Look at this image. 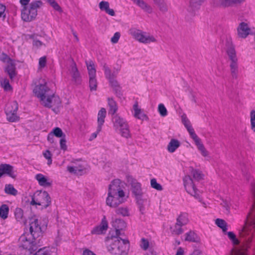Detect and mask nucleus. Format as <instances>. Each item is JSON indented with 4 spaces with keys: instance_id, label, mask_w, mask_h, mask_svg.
<instances>
[{
    "instance_id": "f257e3e1",
    "label": "nucleus",
    "mask_w": 255,
    "mask_h": 255,
    "mask_svg": "<svg viewBox=\"0 0 255 255\" xmlns=\"http://www.w3.org/2000/svg\"><path fill=\"white\" fill-rule=\"evenodd\" d=\"M121 184L119 179H115L109 185L108 197L106 199L107 205L116 208L125 202V193Z\"/></svg>"
},
{
    "instance_id": "f03ea898",
    "label": "nucleus",
    "mask_w": 255,
    "mask_h": 255,
    "mask_svg": "<svg viewBox=\"0 0 255 255\" xmlns=\"http://www.w3.org/2000/svg\"><path fill=\"white\" fill-rule=\"evenodd\" d=\"M111 240L112 242L108 247V251L113 255H123L125 254L128 247V241L118 236H112Z\"/></svg>"
},
{
    "instance_id": "7ed1b4c3",
    "label": "nucleus",
    "mask_w": 255,
    "mask_h": 255,
    "mask_svg": "<svg viewBox=\"0 0 255 255\" xmlns=\"http://www.w3.org/2000/svg\"><path fill=\"white\" fill-rule=\"evenodd\" d=\"M42 2L40 0L32 1L28 5L22 6L21 11L22 19L26 22L34 20L37 15V9L42 5Z\"/></svg>"
},
{
    "instance_id": "20e7f679",
    "label": "nucleus",
    "mask_w": 255,
    "mask_h": 255,
    "mask_svg": "<svg viewBox=\"0 0 255 255\" xmlns=\"http://www.w3.org/2000/svg\"><path fill=\"white\" fill-rule=\"evenodd\" d=\"M114 127L122 136L128 138L131 136L127 122L118 115L112 118Z\"/></svg>"
},
{
    "instance_id": "39448f33",
    "label": "nucleus",
    "mask_w": 255,
    "mask_h": 255,
    "mask_svg": "<svg viewBox=\"0 0 255 255\" xmlns=\"http://www.w3.org/2000/svg\"><path fill=\"white\" fill-rule=\"evenodd\" d=\"M227 53L230 61L231 74L233 79H237L239 73L238 59L237 57L235 47L230 45L227 49Z\"/></svg>"
},
{
    "instance_id": "423d86ee",
    "label": "nucleus",
    "mask_w": 255,
    "mask_h": 255,
    "mask_svg": "<svg viewBox=\"0 0 255 255\" xmlns=\"http://www.w3.org/2000/svg\"><path fill=\"white\" fill-rule=\"evenodd\" d=\"M51 203V199L47 192L37 191L32 197L30 204L32 205L41 206L44 208H47Z\"/></svg>"
},
{
    "instance_id": "0eeeda50",
    "label": "nucleus",
    "mask_w": 255,
    "mask_h": 255,
    "mask_svg": "<svg viewBox=\"0 0 255 255\" xmlns=\"http://www.w3.org/2000/svg\"><path fill=\"white\" fill-rule=\"evenodd\" d=\"M18 246L20 248L28 251L30 254L38 250L35 241L30 239V235L28 233H24L19 237Z\"/></svg>"
},
{
    "instance_id": "6e6552de",
    "label": "nucleus",
    "mask_w": 255,
    "mask_h": 255,
    "mask_svg": "<svg viewBox=\"0 0 255 255\" xmlns=\"http://www.w3.org/2000/svg\"><path fill=\"white\" fill-rule=\"evenodd\" d=\"M131 34L136 40L143 44L154 43L157 41L154 36L139 29L131 30Z\"/></svg>"
},
{
    "instance_id": "1a4fd4ad",
    "label": "nucleus",
    "mask_w": 255,
    "mask_h": 255,
    "mask_svg": "<svg viewBox=\"0 0 255 255\" xmlns=\"http://www.w3.org/2000/svg\"><path fill=\"white\" fill-rule=\"evenodd\" d=\"M41 104L45 107L51 108L54 112H57L59 107L61 106V102L59 97L55 95L53 92L52 94L41 101Z\"/></svg>"
},
{
    "instance_id": "9d476101",
    "label": "nucleus",
    "mask_w": 255,
    "mask_h": 255,
    "mask_svg": "<svg viewBox=\"0 0 255 255\" xmlns=\"http://www.w3.org/2000/svg\"><path fill=\"white\" fill-rule=\"evenodd\" d=\"M51 91L47 86L46 83L39 84L35 87L33 92L35 96L40 99V101L52 94Z\"/></svg>"
},
{
    "instance_id": "9b49d317",
    "label": "nucleus",
    "mask_w": 255,
    "mask_h": 255,
    "mask_svg": "<svg viewBox=\"0 0 255 255\" xmlns=\"http://www.w3.org/2000/svg\"><path fill=\"white\" fill-rule=\"evenodd\" d=\"M183 182L186 191L196 199H199L198 190L196 188L192 179L189 175H186L183 178Z\"/></svg>"
},
{
    "instance_id": "f8f14e48",
    "label": "nucleus",
    "mask_w": 255,
    "mask_h": 255,
    "mask_svg": "<svg viewBox=\"0 0 255 255\" xmlns=\"http://www.w3.org/2000/svg\"><path fill=\"white\" fill-rule=\"evenodd\" d=\"M245 0H212L211 2L212 5L214 7L227 8L233 7L237 4H240Z\"/></svg>"
},
{
    "instance_id": "ddd939ff",
    "label": "nucleus",
    "mask_w": 255,
    "mask_h": 255,
    "mask_svg": "<svg viewBox=\"0 0 255 255\" xmlns=\"http://www.w3.org/2000/svg\"><path fill=\"white\" fill-rule=\"evenodd\" d=\"M127 182L130 185L131 191L134 197L142 195L141 184L132 176H127Z\"/></svg>"
},
{
    "instance_id": "4468645a",
    "label": "nucleus",
    "mask_w": 255,
    "mask_h": 255,
    "mask_svg": "<svg viewBox=\"0 0 255 255\" xmlns=\"http://www.w3.org/2000/svg\"><path fill=\"white\" fill-rule=\"evenodd\" d=\"M237 36L239 38L245 39L252 34L251 29L248 23L241 22L239 23L237 28Z\"/></svg>"
},
{
    "instance_id": "2eb2a0df",
    "label": "nucleus",
    "mask_w": 255,
    "mask_h": 255,
    "mask_svg": "<svg viewBox=\"0 0 255 255\" xmlns=\"http://www.w3.org/2000/svg\"><path fill=\"white\" fill-rule=\"evenodd\" d=\"M29 225L30 234L34 240L42 235V230L38 219H34Z\"/></svg>"
},
{
    "instance_id": "dca6fc26",
    "label": "nucleus",
    "mask_w": 255,
    "mask_h": 255,
    "mask_svg": "<svg viewBox=\"0 0 255 255\" xmlns=\"http://www.w3.org/2000/svg\"><path fill=\"white\" fill-rule=\"evenodd\" d=\"M71 64L69 69V73L72 78V80L79 84L81 82V77L78 69L76 64L73 59H71Z\"/></svg>"
},
{
    "instance_id": "f3484780",
    "label": "nucleus",
    "mask_w": 255,
    "mask_h": 255,
    "mask_svg": "<svg viewBox=\"0 0 255 255\" xmlns=\"http://www.w3.org/2000/svg\"><path fill=\"white\" fill-rule=\"evenodd\" d=\"M4 174H7L12 178L16 177L12 166L7 164L0 165V178Z\"/></svg>"
},
{
    "instance_id": "a211bd4d",
    "label": "nucleus",
    "mask_w": 255,
    "mask_h": 255,
    "mask_svg": "<svg viewBox=\"0 0 255 255\" xmlns=\"http://www.w3.org/2000/svg\"><path fill=\"white\" fill-rule=\"evenodd\" d=\"M112 226L116 229V235L119 237L121 235V230H122L126 227L125 222L120 219H116L112 222Z\"/></svg>"
},
{
    "instance_id": "6ab92c4d",
    "label": "nucleus",
    "mask_w": 255,
    "mask_h": 255,
    "mask_svg": "<svg viewBox=\"0 0 255 255\" xmlns=\"http://www.w3.org/2000/svg\"><path fill=\"white\" fill-rule=\"evenodd\" d=\"M108 222L105 218L102 220L99 226L95 227L91 231L92 234L100 235L104 233L108 229Z\"/></svg>"
},
{
    "instance_id": "aec40b11",
    "label": "nucleus",
    "mask_w": 255,
    "mask_h": 255,
    "mask_svg": "<svg viewBox=\"0 0 255 255\" xmlns=\"http://www.w3.org/2000/svg\"><path fill=\"white\" fill-rule=\"evenodd\" d=\"M5 71L9 76L10 80H13L17 75L15 64L14 61L10 62L7 64L5 68Z\"/></svg>"
},
{
    "instance_id": "412c9836",
    "label": "nucleus",
    "mask_w": 255,
    "mask_h": 255,
    "mask_svg": "<svg viewBox=\"0 0 255 255\" xmlns=\"http://www.w3.org/2000/svg\"><path fill=\"white\" fill-rule=\"evenodd\" d=\"M182 122L189 132L191 138H195V137L197 136V135L195 133L194 130L191 125L190 122L187 119L186 115H183L182 116Z\"/></svg>"
},
{
    "instance_id": "4be33fe9",
    "label": "nucleus",
    "mask_w": 255,
    "mask_h": 255,
    "mask_svg": "<svg viewBox=\"0 0 255 255\" xmlns=\"http://www.w3.org/2000/svg\"><path fill=\"white\" fill-rule=\"evenodd\" d=\"M107 112L104 108H102L99 111L98 114V130L101 131L102 126L105 123V119L106 118Z\"/></svg>"
},
{
    "instance_id": "5701e85b",
    "label": "nucleus",
    "mask_w": 255,
    "mask_h": 255,
    "mask_svg": "<svg viewBox=\"0 0 255 255\" xmlns=\"http://www.w3.org/2000/svg\"><path fill=\"white\" fill-rule=\"evenodd\" d=\"M100 9L102 11H105L107 13L111 16H115V12L113 9L110 8V3L107 1H102L99 4Z\"/></svg>"
},
{
    "instance_id": "b1692460",
    "label": "nucleus",
    "mask_w": 255,
    "mask_h": 255,
    "mask_svg": "<svg viewBox=\"0 0 255 255\" xmlns=\"http://www.w3.org/2000/svg\"><path fill=\"white\" fill-rule=\"evenodd\" d=\"M198 150L200 151L201 154L204 156L207 157L208 156V151L206 150L203 143L201 142V139L198 137V136L195 137V138H192Z\"/></svg>"
},
{
    "instance_id": "393cba45",
    "label": "nucleus",
    "mask_w": 255,
    "mask_h": 255,
    "mask_svg": "<svg viewBox=\"0 0 255 255\" xmlns=\"http://www.w3.org/2000/svg\"><path fill=\"white\" fill-rule=\"evenodd\" d=\"M35 179L38 182V184L43 187L50 186L52 184V181H49L47 178L42 174H37L35 176Z\"/></svg>"
},
{
    "instance_id": "a878e982",
    "label": "nucleus",
    "mask_w": 255,
    "mask_h": 255,
    "mask_svg": "<svg viewBox=\"0 0 255 255\" xmlns=\"http://www.w3.org/2000/svg\"><path fill=\"white\" fill-rule=\"evenodd\" d=\"M133 2L137 6L140 7L144 11L148 13H151L152 11V8L150 5L146 3L143 0H132Z\"/></svg>"
},
{
    "instance_id": "bb28decb",
    "label": "nucleus",
    "mask_w": 255,
    "mask_h": 255,
    "mask_svg": "<svg viewBox=\"0 0 255 255\" xmlns=\"http://www.w3.org/2000/svg\"><path fill=\"white\" fill-rule=\"evenodd\" d=\"M205 1L206 0H190L189 8L193 11L197 10Z\"/></svg>"
},
{
    "instance_id": "cd10ccee",
    "label": "nucleus",
    "mask_w": 255,
    "mask_h": 255,
    "mask_svg": "<svg viewBox=\"0 0 255 255\" xmlns=\"http://www.w3.org/2000/svg\"><path fill=\"white\" fill-rule=\"evenodd\" d=\"M134 110V116L137 119L143 120L146 118V115L141 112V109L138 108V103L136 102L133 106Z\"/></svg>"
},
{
    "instance_id": "c85d7f7f",
    "label": "nucleus",
    "mask_w": 255,
    "mask_h": 255,
    "mask_svg": "<svg viewBox=\"0 0 255 255\" xmlns=\"http://www.w3.org/2000/svg\"><path fill=\"white\" fill-rule=\"evenodd\" d=\"M180 144L179 141L175 139H171L167 145V150L169 152L172 153L178 148Z\"/></svg>"
},
{
    "instance_id": "c756f323",
    "label": "nucleus",
    "mask_w": 255,
    "mask_h": 255,
    "mask_svg": "<svg viewBox=\"0 0 255 255\" xmlns=\"http://www.w3.org/2000/svg\"><path fill=\"white\" fill-rule=\"evenodd\" d=\"M189 222L188 215L186 213H181L176 219V223L185 226Z\"/></svg>"
},
{
    "instance_id": "7c9ffc66",
    "label": "nucleus",
    "mask_w": 255,
    "mask_h": 255,
    "mask_svg": "<svg viewBox=\"0 0 255 255\" xmlns=\"http://www.w3.org/2000/svg\"><path fill=\"white\" fill-rule=\"evenodd\" d=\"M88 74L89 77L96 76V70L95 64L92 60L86 61Z\"/></svg>"
},
{
    "instance_id": "2f4dec72",
    "label": "nucleus",
    "mask_w": 255,
    "mask_h": 255,
    "mask_svg": "<svg viewBox=\"0 0 255 255\" xmlns=\"http://www.w3.org/2000/svg\"><path fill=\"white\" fill-rule=\"evenodd\" d=\"M103 68L104 71L105 77L108 80L111 78L116 77L117 73L115 72H112L111 69L106 63L103 64Z\"/></svg>"
},
{
    "instance_id": "473e14b6",
    "label": "nucleus",
    "mask_w": 255,
    "mask_h": 255,
    "mask_svg": "<svg viewBox=\"0 0 255 255\" xmlns=\"http://www.w3.org/2000/svg\"><path fill=\"white\" fill-rule=\"evenodd\" d=\"M14 216L17 221L25 223L23 210L20 208H16L14 211Z\"/></svg>"
},
{
    "instance_id": "72a5a7b5",
    "label": "nucleus",
    "mask_w": 255,
    "mask_h": 255,
    "mask_svg": "<svg viewBox=\"0 0 255 255\" xmlns=\"http://www.w3.org/2000/svg\"><path fill=\"white\" fill-rule=\"evenodd\" d=\"M108 105L110 107L109 113L114 115L118 110V106L116 102L112 98H108Z\"/></svg>"
},
{
    "instance_id": "f704fd0d",
    "label": "nucleus",
    "mask_w": 255,
    "mask_h": 255,
    "mask_svg": "<svg viewBox=\"0 0 255 255\" xmlns=\"http://www.w3.org/2000/svg\"><path fill=\"white\" fill-rule=\"evenodd\" d=\"M189 170L195 180L200 181L203 178L204 175L201 171L194 169L192 167H190Z\"/></svg>"
},
{
    "instance_id": "c9c22d12",
    "label": "nucleus",
    "mask_w": 255,
    "mask_h": 255,
    "mask_svg": "<svg viewBox=\"0 0 255 255\" xmlns=\"http://www.w3.org/2000/svg\"><path fill=\"white\" fill-rule=\"evenodd\" d=\"M154 3L157 5L159 10L165 13L168 11V7L164 0H153Z\"/></svg>"
},
{
    "instance_id": "e433bc0d",
    "label": "nucleus",
    "mask_w": 255,
    "mask_h": 255,
    "mask_svg": "<svg viewBox=\"0 0 255 255\" xmlns=\"http://www.w3.org/2000/svg\"><path fill=\"white\" fill-rule=\"evenodd\" d=\"M136 201V203L138 206L140 212L141 214H143L145 208L144 203L146 201V199L142 197V195L135 197Z\"/></svg>"
},
{
    "instance_id": "4c0bfd02",
    "label": "nucleus",
    "mask_w": 255,
    "mask_h": 255,
    "mask_svg": "<svg viewBox=\"0 0 255 255\" xmlns=\"http://www.w3.org/2000/svg\"><path fill=\"white\" fill-rule=\"evenodd\" d=\"M7 120L10 122H15L19 120V117L16 115V112H11L9 110H7V112H5Z\"/></svg>"
},
{
    "instance_id": "58836bf2",
    "label": "nucleus",
    "mask_w": 255,
    "mask_h": 255,
    "mask_svg": "<svg viewBox=\"0 0 255 255\" xmlns=\"http://www.w3.org/2000/svg\"><path fill=\"white\" fill-rule=\"evenodd\" d=\"M8 212L9 208L8 206L6 204L2 205L0 207V217L3 219H6Z\"/></svg>"
},
{
    "instance_id": "ea45409f",
    "label": "nucleus",
    "mask_w": 255,
    "mask_h": 255,
    "mask_svg": "<svg viewBox=\"0 0 255 255\" xmlns=\"http://www.w3.org/2000/svg\"><path fill=\"white\" fill-rule=\"evenodd\" d=\"M18 109V104L16 102L13 101L6 105L5 112H7V110H9L11 112H16Z\"/></svg>"
},
{
    "instance_id": "a19ab883",
    "label": "nucleus",
    "mask_w": 255,
    "mask_h": 255,
    "mask_svg": "<svg viewBox=\"0 0 255 255\" xmlns=\"http://www.w3.org/2000/svg\"><path fill=\"white\" fill-rule=\"evenodd\" d=\"M216 224L221 229L224 233L227 232L228 230L227 224L225 220L221 219H217L215 221Z\"/></svg>"
},
{
    "instance_id": "79ce46f5",
    "label": "nucleus",
    "mask_w": 255,
    "mask_h": 255,
    "mask_svg": "<svg viewBox=\"0 0 255 255\" xmlns=\"http://www.w3.org/2000/svg\"><path fill=\"white\" fill-rule=\"evenodd\" d=\"M183 226L176 223L172 229V233L176 235H179L182 234L184 231L182 228Z\"/></svg>"
},
{
    "instance_id": "37998d69",
    "label": "nucleus",
    "mask_w": 255,
    "mask_h": 255,
    "mask_svg": "<svg viewBox=\"0 0 255 255\" xmlns=\"http://www.w3.org/2000/svg\"><path fill=\"white\" fill-rule=\"evenodd\" d=\"M116 213L117 214L121 215L124 217L129 216L128 209L126 207H120L117 209L116 210Z\"/></svg>"
},
{
    "instance_id": "c03bdc74",
    "label": "nucleus",
    "mask_w": 255,
    "mask_h": 255,
    "mask_svg": "<svg viewBox=\"0 0 255 255\" xmlns=\"http://www.w3.org/2000/svg\"><path fill=\"white\" fill-rule=\"evenodd\" d=\"M4 191L6 193L14 196L16 195L17 193V190L11 184L6 185Z\"/></svg>"
},
{
    "instance_id": "a18cd8bd",
    "label": "nucleus",
    "mask_w": 255,
    "mask_h": 255,
    "mask_svg": "<svg viewBox=\"0 0 255 255\" xmlns=\"http://www.w3.org/2000/svg\"><path fill=\"white\" fill-rule=\"evenodd\" d=\"M89 86L91 91L96 90L97 81L96 79V76L89 77Z\"/></svg>"
},
{
    "instance_id": "49530a36",
    "label": "nucleus",
    "mask_w": 255,
    "mask_h": 255,
    "mask_svg": "<svg viewBox=\"0 0 255 255\" xmlns=\"http://www.w3.org/2000/svg\"><path fill=\"white\" fill-rule=\"evenodd\" d=\"M158 111L161 117H164L167 115V111L163 104L158 105Z\"/></svg>"
},
{
    "instance_id": "de8ad7c7",
    "label": "nucleus",
    "mask_w": 255,
    "mask_h": 255,
    "mask_svg": "<svg viewBox=\"0 0 255 255\" xmlns=\"http://www.w3.org/2000/svg\"><path fill=\"white\" fill-rule=\"evenodd\" d=\"M185 240L186 241H189L192 242H196L195 236L196 235L193 232L190 231L185 234Z\"/></svg>"
},
{
    "instance_id": "09e8293b",
    "label": "nucleus",
    "mask_w": 255,
    "mask_h": 255,
    "mask_svg": "<svg viewBox=\"0 0 255 255\" xmlns=\"http://www.w3.org/2000/svg\"><path fill=\"white\" fill-rule=\"evenodd\" d=\"M150 185L152 188L158 191H161L162 190V186L157 182L155 178L151 179Z\"/></svg>"
},
{
    "instance_id": "8fccbe9b",
    "label": "nucleus",
    "mask_w": 255,
    "mask_h": 255,
    "mask_svg": "<svg viewBox=\"0 0 255 255\" xmlns=\"http://www.w3.org/2000/svg\"><path fill=\"white\" fill-rule=\"evenodd\" d=\"M67 170L71 173L78 174L79 172H81L83 169L81 167L77 166H68Z\"/></svg>"
},
{
    "instance_id": "3c124183",
    "label": "nucleus",
    "mask_w": 255,
    "mask_h": 255,
    "mask_svg": "<svg viewBox=\"0 0 255 255\" xmlns=\"http://www.w3.org/2000/svg\"><path fill=\"white\" fill-rule=\"evenodd\" d=\"M54 135H55L58 137H64V134L62 130V129L59 128H54L52 131L51 132Z\"/></svg>"
},
{
    "instance_id": "603ef678",
    "label": "nucleus",
    "mask_w": 255,
    "mask_h": 255,
    "mask_svg": "<svg viewBox=\"0 0 255 255\" xmlns=\"http://www.w3.org/2000/svg\"><path fill=\"white\" fill-rule=\"evenodd\" d=\"M251 125L252 129L255 132V110L251 112Z\"/></svg>"
},
{
    "instance_id": "864d4df0",
    "label": "nucleus",
    "mask_w": 255,
    "mask_h": 255,
    "mask_svg": "<svg viewBox=\"0 0 255 255\" xmlns=\"http://www.w3.org/2000/svg\"><path fill=\"white\" fill-rule=\"evenodd\" d=\"M0 60L3 62L7 63V64L13 61L4 53H2L0 55Z\"/></svg>"
},
{
    "instance_id": "5fc2aeb1",
    "label": "nucleus",
    "mask_w": 255,
    "mask_h": 255,
    "mask_svg": "<svg viewBox=\"0 0 255 255\" xmlns=\"http://www.w3.org/2000/svg\"><path fill=\"white\" fill-rule=\"evenodd\" d=\"M38 251L39 252H40L41 255H54V253L46 248L38 249Z\"/></svg>"
},
{
    "instance_id": "6e6d98bb",
    "label": "nucleus",
    "mask_w": 255,
    "mask_h": 255,
    "mask_svg": "<svg viewBox=\"0 0 255 255\" xmlns=\"http://www.w3.org/2000/svg\"><path fill=\"white\" fill-rule=\"evenodd\" d=\"M43 154L44 157L48 160V164L50 165L52 163L51 154L50 152L47 150Z\"/></svg>"
},
{
    "instance_id": "4d7b16f0",
    "label": "nucleus",
    "mask_w": 255,
    "mask_h": 255,
    "mask_svg": "<svg viewBox=\"0 0 255 255\" xmlns=\"http://www.w3.org/2000/svg\"><path fill=\"white\" fill-rule=\"evenodd\" d=\"M1 85L3 89L6 91H9L11 89V87L10 85L9 81L7 79H4Z\"/></svg>"
},
{
    "instance_id": "13d9d810",
    "label": "nucleus",
    "mask_w": 255,
    "mask_h": 255,
    "mask_svg": "<svg viewBox=\"0 0 255 255\" xmlns=\"http://www.w3.org/2000/svg\"><path fill=\"white\" fill-rule=\"evenodd\" d=\"M110 85L113 87V89L115 88H117L118 87H120L119 83L116 78H113L109 80Z\"/></svg>"
},
{
    "instance_id": "bf43d9fd",
    "label": "nucleus",
    "mask_w": 255,
    "mask_h": 255,
    "mask_svg": "<svg viewBox=\"0 0 255 255\" xmlns=\"http://www.w3.org/2000/svg\"><path fill=\"white\" fill-rule=\"evenodd\" d=\"M46 1L48 2L55 10H59L60 9V6L55 0H46Z\"/></svg>"
},
{
    "instance_id": "052dcab7",
    "label": "nucleus",
    "mask_w": 255,
    "mask_h": 255,
    "mask_svg": "<svg viewBox=\"0 0 255 255\" xmlns=\"http://www.w3.org/2000/svg\"><path fill=\"white\" fill-rule=\"evenodd\" d=\"M140 247L143 250H146L149 247V242L147 240L142 238L141 239Z\"/></svg>"
},
{
    "instance_id": "680f3d73",
    "label": "nucleus",
    "mask_w": 255,
    "mask_h": 255,
    "mask_svg": "<svg viewBox=\"0 0 255 255\" xmlns=\"http://www.w3.org/2000/svg\"><path fill=\"white\" fill-rule=\"evenodd\" d=\"M66 143V141L65 139V135H64V137H62L60 140V145L61 149L64 151L67 149V145Z\"/></svg>"
},
{
    "instance_id": "e2e57ef3",
    "label": "nucleus",
    "mask_w": 255,
    "mask_h": 255,
    "mask_svg": "<svg viewBox=\"0 0 255 255\" xmlns=\"http://www.w3.org/2000/svg\"><path fill=\"white\" fill-rule=\"evenodd\" d=\"M120 36H121V34L120 32H116L114 34V36L111 38V42L113 43H117L120 39Z\"/></svg>"
},
{
    "instance_id": "0e129e2a",
    "label": "nucleus",
    "mask_w": 255,
    "mask_h": 255,
    "mask_svg": "<svg viewBox=\"0 0 255 255\" xmlns=\"http://www.w3.org/2000/svg\"><path fill=\"white\" fill-rule=\"evenodd\" d=\"M46 57L45 56L42 57L39 59V66L40 68H43L46 66Z\"/></svg>"
},
{
    "instance_id": "69168bd1",
    "label": "nucleus",
    "mask_w": 255,
    "mask_h": 255,
    "mask_svg": "<svg viewBox=\"0 0 255 255\" xmlns=\"http://www.w3.org/2000/svg\"><path fill=\"white\" fill-rule=\"evenodd\" d=\"M114 90L115 92V94H116V95L118 97L121 98V97L122 95L121 91V87H118L117 88H115V89H114Z\"/></svg>"
},
{
    "instance_id": "338daca9",
    "label": "nucleus",
    "mask_w": 255,
    "mask_h": 255,
    "mask_svg": "<svg viewBox=\"0 0 255 255\" xmlns=\"http://www.w3.org/2000/svg\"><path fill=\"white\" fill-rule=\"evenodd\" d=\"M47 140L51 143H53L54 142V135L51 132L48 134L47 136Z\"/></svg>"
},
{
    "instance_id": "774afa93",
    "label": "nucleus",
    "mask_w": 255,
    "mask_h": 255,
    "mask_svg": "<svg viewBox=\"0 0 255 255\" xmlns=\"http://www.w3.org/2000/svg\"><path fill=\"white\" fill-rule=\"evenodd\" d=\"M83 255H96L93 252L91 251L86 249L83 251Z\"/></svg>"
}]
</instances>
